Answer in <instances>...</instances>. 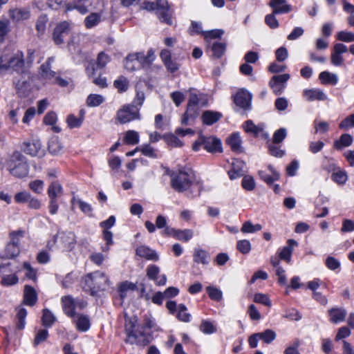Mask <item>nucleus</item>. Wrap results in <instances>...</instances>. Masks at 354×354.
Segmentation results:
<instances>
[{
    "mask_svg": "<svg viewBox=\"0 0 354 354\" xmlns=\"http://www.w3.org/2000/svg\"><path fill=\"white\" fill-rule=\"evenodd\" d=\"M171 186L178 192L187 191L189 197L199 196L201 190V185L196 179L194 171L187 167L180 169L171 174Z\"/></svg>",
    "mask_w": 354,
    "mask_h": 354,
    "instance_id": "obj_1",
    "label": "nucleus"
},
{
    "mask_svg": "<svg viewBox=\"0 0 354 354\" xmlns=\"http://www.w3.org/2000/svg\"><path fill=\"white\" fill-rule=\"evenodd\" d=\"M138 317L125 316V330L127 338V342L131 344L147 345L150 342V335L142 330L143 327L152 328L154 326L153 321L149 317H145L144 326L138 327Z\"/></svg>",
    "mask_w": 354,
    "mask_h": 354,
    "instance_id": "obj_2",
    "label": "nucleus"
},
{
    "mask_svg": "<svg viewBox=\"0 0 354 354\" xmlns=\"http://www.w3.org/2000/svg\"><path fill=\"white\" fill-rule=\"evenodd\" d=\"M24 53L17 50L12 54H4L0 56V75L6 74L10 69L18 74L26 72Z\"/></svg>",
    "mask_w": 354,
    "mask_h": 354,
    "instance_id": "obj_3",
    "label": "nucleus"
},
{
    "mask_svg": "<svg viewBox=\"0 0 354 354\" xmlns=\"http://www.w3.org/2000/svg\"><path fill=\"white\" fill-rule=\"evenodd\" d=\"M84 289L93 296L107 290L110 286L108 277L102 272L96 271L86 274L84 277Z\"/></svg>",
    "mask_w": 354,
    "mask_h": 354,
    "instance_id": "obj_4",
    "label": "nucleus"
},
{
    "mask_svg": "<svg viewBox=\"0 0 354 354\" xmlns=\"http://www.w3.org/2000/svg\"><path fill=\"white\" fill-rule=\"evenodd\" d=\"M7 170L16 178H21L28 176L29 166L26 157L19 151H14L6 162Z\"/></svg>",
    "mask_w": 354,
    "mask_h": 354,
    "instance_id": "obj_5",
    "label": "nucleus"
},
{
    "mask_svg": "<svg viewBox=\"0 0 354 354\" xmlns=\"http://www.w3.org/2000/svg\"><path fill=\"white\" fill-rule=\"evenodd\" d=\"M142 8L148 11H156V14L161 22L172 25L171 18L172 11L167 0H156V2L145 1L143 3Z\"/></svg>",
    "mask_w": 354,
    "mask_h": 354,
    "instance_id": "obj_6",
    "label": "nucleus"
},
{
    "mask_svg": "<svg viewBox=\"0 0 354 354\" xmlns=\"http://www.w3.org/2000/svg\"><path fill=\"white\" fill-rule=\"evenodd\" d=\"M117 120L121 124H125L140 119L139 108L134 105H124L117 111Z\"/></svg>",
    "mask_w": 354,
    "mask_h": 354,
    "instance_id": "obj_7",
    "label": "nucleus"
},
{
    "mask_svg": "<svg viewBox=\"0 0 354 354\" xmlns=\"http://www.w3.org/2000/svg\"><path fill=\"white\" fill-rule=\"evenodd\" d=\"M21 149L31 156L41 158L45 155V150L42 148L41 142L37 139L24 142Z\"/></svg>",
    "mask_w": 354,
    "mask_h": 354,
    "instance_id": "obj_8",
    "label": "nucleus"
},
{
    "mask_svg": "<svg viewBox=\"0 0 354 354\" xmlns=\"http://www.w3.org/2000/svg\"><path fill=\"white\" fill-rule=\"evenodd\" d=\"M54 243H57L59 245L66 250H71L75 245V236L71 232H59L54 236Z\"/></svg>",
    "mask_w": 354,
    "mask_h": 354,
    "instance_id": "obj_9",
    "label": "nucleus"
},
{
    "mask_svg": "<svg viewBox=\"0 0 354 354\" xmlns=\"http://www.w3.org/2000/svg\"><path fill=\"white\" fill-rule=\"evenodd\" d=\"M290 78L289 74H282L274 75L270 80L269 85L272 88L275 95H281L284 88H286V84Z\"/></svg>",
    "mask_w": 354,
    "mask_h": 354,
    "instance_id": "obj_10",
    "label": "nucleus"
},
{
    "mask_svg": "<svg viewBox=\"0 0 354 354\" xmlns=\"http://www.w3.org/2000/svg\"><path fill=\"white\" fill-rule=\"evenodd\" d=\"M20 77H15L13 79V84L20 95L25 96L30 90L29 77L27 72L19 74Z\"/></svg>",
    "mask_w": 354,
    "mask_h": 354,
    "instance_id": "obj_11",
    "label": "nucleus"
},
{
    "mask_svg": "<svg viewBox=\"0 0 354 354\" xmlns=\"http://www.w3.org/2000/svg\"><path fill=\"white\" fill-rule=\"evenodd\" d=\"M347 51L348 48L344 44L342 43L335 44L333 46L330 55L332 64L336 66H342L344 63V58L342 56V54L346 53Z\"/></svg>",
    "mask_w": 354,
    "mask_h": 354,
    "instance_id": "obj_12",
    "label": "nucleus"
},
{
    "mask_svg": "<svg viewBox=\"0 0 354 354\" xmlns=\"http://www.w3.org/2000/svg\"><path fill=\"white\" fill-rule=\"evenodd\" d=\"M252 95L245 89L239 90L234 97V102L237 106L243 109L250 107Z\"/></svg>",
    "mask_w": 354,
    "mask_h": 354,
    "instance_id": "obj_13",
    "label": "nucleus"
},
{
    "mask_svg": "<svg viewBox=\"0 0 354 354\" xmlns=\"http://www.w3.org/2000/svg\"><path fill=\"white\" fill-rule=\"evenodd\" d=\"M70 31V25L67 21H62L58 24L53 32V39L57 44H62L64 37L68 35Z\"/></svg>",
    "mask_w": 354,
    "mask_h": 354,
    "instance_id": "obj_14",
    "label": "nucleus"
},
{
    "mask_svg": "<svg viewBox=\"0 0 354 354\" xmlns=\"http://www.w3.org/2000/svg\"><path fill=\"white\" fill-rule=\"evenodd\" d=\"M160 268L155 265H150L147 268V276L149 279L155 281L158 286L165 285L167 281L165 274L158 276Z\"/></svg>",
    "mask_w": 354,
    "mask_h": 354,
    "instance_id": "obj_15",
    "label": "nucleus"
},
{
    "mask_svg": "<svg viewBox=\"0 0 354 354\" xmlns=\"http://www.w3.org/2000/svg\"><path fill=\"white\" fill-rule=\"evenodd\" d=\"M199 115V107L187 104L186 111L183 115L181 123L183 125H192Z\"/></svg>",
    "mask_w": 354,
    "mask_h": 354,
    "instance_id": "obj_16",
    "label": "nucleus"
},
{
    "mask_svg": "<svg viewBox=\"0 0 354 354\" xmlns=\"http://www.w3.org/2000/svg\"><path fill=\"white\" fill-rule=\"evenodd\" d=\"M303 96L308 101H326L328 100L325 93L318 88L305 89L303 91Z\"/></svg>",
    "mask_w": 354,
    "mask_h": 354,
    "instance_id": "obj_17",
    "label": "nucleus"
},
{
    "mask_svg": "<svg viewBox=\"0 0 354 354\" xmlns=\"http://www.w3.org/2000/svg\"><path fill=\"white\" fill-rule=\"evenodd\" d=\"M203 147L211 153L221 152L222 151L221 140L214 137H205Z\"/></svg>",
    "mask_w": 354,
    "mask_h": 354,
    "instance_id": "obj_18",
    "label": "nucleus"
},
{
    "mask_svg": "<svg viewBox=\"0 0 354 354\" xmlns=\"http://www.w3.org/2000/svg\"><path fill=\"white\" fill-rule=\"evenodd\" d=\"M54 59L53 57H48L46 62L41 65L39 74L43 79L51 80L55 77L56 73L51 70V64Z\"/></svg>",
    "mask_w": 354,
    "mask_h": 354,
    "instance_id": "obj_19",
    "label": "nucleus"
},
{
    "mask_svg": "<svg viewBox=\"0 0 354 354\" xmlns=\"http://www.w3.org/2000/svg\"><path fill=\"white\" fill-rule=\"evenodd\" d=\"M268 5L272 8L273 14L287 13L291 10L290 6L286 3V0H270Z\"/></svg>",
    "mask_w": 354,
    "mask_h": 354,
    "instance_id": "obj_20",
    "label": "nucleus"
},
{
    "mask_svg": "<svg viewBox=\"0 0 354 354\" xmlns=\"http://www.w3.org/2000/svg\"><path fill=\"white\" fill-rule=\"evenodd\" d=\"M297 245L298 243L295 240L288 239L287 241V245L284 246L279 254V258L285 260L287 263H290L293 249Z\"/></svg>",
    "mask_w": 354,
    "mask_h": 354,
    "instance_id": "obj_21",
    "label": "nucleus"
},
{
    "mask_svg": "<svg viewBox=\"0 0 354 354\" xmlns=\"http://www.w3.org/2000/svg\"><path fill=\"white\" fill-rule=\"evenodd\" d=\"M37 300V294L35 288L29 285H26L24 290V304L32 306Z\"/></svg>",
    "mask_w": 354,
    "mask_h": 354,
    "instance_id": "obj_22",
    "label": "nucleus"
},
{
    "mask_svg": "<svg viewBox=\"0 0 354 354\" xmlns=\"http://www.w3.org/2000/svg\"><path fill=\"white\" fill-rule=\"evenodd\" d=\"M63 187L57 180H53L49 185L47 194L49 199H58L63 195Z\"/></svg>",
    "mask_w": 354,
    "mask_h": 354,
    "instance_id": "obj_23",
    "label": "nucleus"
},
{
    "mask_svg": "<svg viewBox=\"0 0 354 354\" xmlns=\"http://www.w3.org/2000/svg\"><path fill=\"white\" fill-rule=\"evenodd\" d=\"M62 302L64 313L70 317H75V299L71 296H64L62 298Z\"/></svg>",
    "mask_w": 354,
    "mask_h": 354,
    "instance_id": "obj_24",
    "label": "nucleus"
},
{
    "mask_svg": "<svg viewBox=\"0 0 354 354\" xmlns=\"http://www.w3.org/2000/svg\"><path fill=\"white\" fill-rule=\"evenodd\" d=\"M136 254L142 258L146 259L147 260L154 261L158 260V255L157 253L154 250L145 245H141L137 248Z\"/></svg>",
    "mask_w": 354,
    "mask_h": 354,
    "instance_id": "obj_25",
    "label": "nucleus"
},
{
    "mask_svg": "<svg viewBox=\"0 0 354 354\" xmlns=\"http://www.w3.org/2000/svg\"><path fill=\"white\" fill-rule=\"evenodd\" d=\"M331 322L337 324L344 321L346 316V310L342 308H333L328 311Z\"/></svg>",
    "mask_w": 354,
    "mask_h": 354,
    "instance_id": "obj_26",
    "label": "nucleus"
},
{
    "mask_svg": "<svg viewBox=\"0 0 354 354\" xmlns=\"http://www.w3.org/2000/svg\"><path fill=\"white\" fill-rule=\"evenodd\" d=\"M268 168L272 173V175L268 174L263 171H259V175L261 179H262L268 185H272L274 181L279 179L280 175L277 171L274 170L272 166L269 165Z\"/></svg>",
    "mask_w": 354,
    "mask_h": 354,
    "instance_id": "obj_27",
    "label": "nucleus"
},
{
    "mask_svg": "<svg viewBox=\"0 0 354 354\" xmlns=\"http://www.w3.org/2000/svg\"><path fill=\"white\" fill-rule=\"evenodd\" d=\"M222 117V114L217 111H205L202 114V120L204 124L212 125L218 121Z\"/></svg>",
    "mask_w": 354,
    "mask_h": 354,
    "instance_id": "obj_28",
    "label": "nucleus"
},
{
    "mask_svg": "<svg viewBox=\"0 0 354 354\" xmlns=\"http://www.w3.org/2000/svg\"><path fill=\"white\" fill-rule=\"evenodd\" d=\"M245 163L240 160H236L232 164V169L229 171L228 174L230 179L237 178L244 174Z\"/></svg>",
    "mask_w": 354,
    "mask_h": 354,
    "instance_id": "obj_29",
    "label": "nucleus"
},
{
    "mask_svg": "<svg viewBox=\"0 0 354 354\" xmlns=\"http://www.w3.org/2000/svg\"><path fill=\"white\" fill-rule=\"evenodd\" d=\"M10 17L15 21H20L28 19L30 12L24 8H15L10 10Z\"/></svg>",
    "mask_w": 354,
    "mask_h": 354,
    "instance_id": "obj_30",
    "label": "nucleus"
},
{
    "mask_svg": "<svg viewBox=\"0 0 354 354\" xmlns=\"http://www.w3.org/2000/svg\"><path fill=\"white\" fill-rule=\"evenodd\" d=\"M319 79L323 84L335 85L338 82L337 75L328 71H323L319 73Z\"/></svg>",
    "mask_w": 354,
    "mask_h": 354,
    "instance_id": "obj_31",
    "label": "nucleus"
},
{
    "mask_svg": "<svg viewBox=\"0 0 354 354\" xmlns=\"http://www.w3.org/2000/svg\"><path fill=\"white\" fill-rule=\"evenodd\" d=\"M136 288V284L129 281H124L119 285L118 292L121 299H124L128 295L129 292H132Z\"/></svg>",
    "mask_w": 354,
    "mask_h": 354,
    "instance_id": "obj_32",
    "label": "nucleus"
},
{
    "mask_svg": "<svg viewBox=\"0 0 354 354\" xmlns=\"http://www.w3.org/2000/svg\"><path fill=\"white\" fill-rule=\"evenodd\" d=\"M63 149V145L57 136L52 137L48 142V151L50 153L59 154Z\"/></svg>",
    "mask_w": 354,
    "mask_h": 354,
    "instance_id": "obj_33",
    "label": "nucleus"
},
{
    "mask_svg": "<svg viewBox=\"0 0 354 354\" xmlns=\"http://www.w3.org/2000/svg\"><path fill=\"white\" fill-rule=\"evenodd\" d=\"M227 144L234 151H241V140L237 133H232L227 140Z\"/></svg>",
    "mask_w": 354,
    "mask_h": 354,
    "instance_id": "obj_34",
    "label": "nucleus"
},
{
    "mask_svg": "<svg viewBox=\"0 0 354 354\" xmlns=\"http://www.w3.org/2000/svg\"><path fill=\"white\" fill-rule=\"evenodd\" d=\"M74 322L77 329L80 331H86L90 327V320L86 315H77V319Z\"/></svg>",
    "mask_w": 354,
    "mask_h": 354,
    "instance_id": "obj_35",
    "label": "nucleus"
},
{
    "mask_svg": "<svg viewBox=\"0 0 354 354\" xmlns=\"http://www.w3.org/2000/svg\"><path fill=\"white\" fill-rule=\"evenodd\" d=\"M110 61L111 57L109 55L106 54L104 52H100L97 55L93 70L95 71L104 68Z\"/></svg>",
    "mask_w": 354,
    "mask_h": 354,
    "instance_id": "obj_36",
    "label": "nucleus"
},
{
    "mask_svg": "<svg viewBox=\"0 0 354 354\" xmlns=\"http://www.w3.org/2000/svg\"><path fill=\"white\" fill-rule=\"evenodd\" d=\"M7 259H15L20 254V246L8 242L4 249Z\"/></svg>",
    "mask_w": 354,
    "mask_h": 354,
    "instance_id": "obj_37",
    "label": "nucleus"
},
{
    "mask_svg": "<svg viewBox=\"0 0 354 354\" xmlns=\"http://www.w3.org/2000/svg\"><path fill=\"white\" fill-rule=\"evenodd\" d=\"M352 142L353 137L350 134L344 133L338 140L335 141L334 147L337 149H342L344 147H349Z\"/></svg>",
    "mask_w": 354,
    "mask_h": 354,
    "instance_id": "obj_38",
    "label": "nucleus"
},
{
    "mask_svg": "<svg viewBox=\"0 0 354 354\" xmlns=\"http://www.w3.org/2000/svg\"><path fill=\"white\" fill-rule=\"evenodd\" d=\"M194 261L197 263L207 264L209 261V255L203 250L196 249L194 253Z\"/></svg>",
    "mask_w": 354,
    "mask_h": 354,
    "instance_id": "obj_39",
    "label": "nucleus"
},
{
    "mask_svg": "<svg viewBox=\"0 0 354 354\" xmlns=\"http://www.w3.org/2000/svg\"><path fill=\"white\" fill-rule=\"evenodd\" d=\"M203 98L204 96L202 95L191 94L188 101V104L198 106L199 108L206 106L207 102L205 99Z\"/></svg>",
    "mask_w": 354,
    "mask_h": 354,
    "instance_id": "obj_40",
    "label": "nucleus"
},
{
    "mask_svg": "<svg viewBox=\"0 0 354 354\" xmlns=\"http://www.w3.org/2000/svg\"><path fill=\"white\" fill-rule=\"evenodd\" d=\"M29 189L37 194H42L44 188V182L41 180L37 179L29 182Z\"/></svg>",
    "mask_w": 354,
    "mask_h": 354,
    "instance_id": "obj_41",
    "label": "nucleus"
},
{
    "mask_svg": "<svg viewBox=\"0 0 354 354\" xmlns=\"http://www.w3.org/2000/svg\"><path fill=\"white\" fill-rule=\"evenodd\" d=\"M262 229V226L260 224L254 225L251 221H245L241 229L243 233H254L260 231Z\"/></svg>",
    "mask_w": 354,
    "mask_h": 354,
    "instance_id": "obj_42",
    "label": "nucleus"
},
{
    "mask_svg": "<svg viewBox=\"0 0 354 354\" xmlns=\"http://www.w3.org/2000/svg\"><path fill=\"white\" fill-rule=\"evenodd\" d=\"M25 231L22 230H17L11 231L9 233V242L14 245H19L21 239L24 236Z\"/></svg>",
    "mask_w": 354,
    "mask_h": 354,
    "instance_id": "obj_43",
    "label": "nucleus"
},
{
    "mask_svg": "<svg viewBox=\"0 0 354 354\" xmlns=\"http://www.w3.org/2000/svg\"><path fill=\"white\" fill-rule=\"evenodd\" d=\"M71 203L77 204L79 206L81 211L84 214H90L93 211V208L90 204L83 201L80 198H76L75 197H73L71 199Z\"/></svg>",
    "mask_w": 354,
    "mask_h": 354,
    "instance_id": "obj_44",
    "label": "nucleus"
},
{
    "mask_svg": "<svg viewBox=\"0 0 354 354\" xmlns=\"http://www.w3.org/2000/svg\"><path fill=\"white\" fill-rule=\"evenodd\" d=\"M124 141L128 145H136L139 142V134L133 130L127 131L124 137Z\"/></svg>",
    "mask_w": 354,
    "mask_h": 354,
    "instance_id": "obj_45",
    "label": "nucleus"
},
{
    "mask_svg": "<svg viewBox=\"0 0 354 354\" xmlns=\"http://www.w3.org/2000/svg\"><path fill=\"white\" fill-rule=\"evenodd\" d=\"M41 319L42 324L44 326L50 327L55 322L56 318L48 309H44L43 310V315Z\"/></svg>",
    "mask_w": 354,
    "mask_h": 354,
    "instance_id": "obj_46",
    "label": "nucleus"
},
{
    "mask_svg": "<svg viewBox=\"0 0 354 354\" xmlns=\"http://www.w3.org/2000/svg\"><path fill=\"white\" fill-rule=\"evenodd\" d=\"M226 45L225 43L214 42L212 46L213 56L216 58H220L225 53Z\"/></svg>",
    "mask_w": 354,
    "mask_h": 354,
    "instance_id": "obj_47",
    "label": "nucleus"
},
{
    "mask_svg": "<svg viewBox=\"0 0 354 354\" xmlns=\"http://www.w3.org/2000/svg\"><path fill=\"white\" fill-rule=\"evenodd\" d=\"M136 57L137 55L131 54L126 57L124 61V67L126 69L133 71L140 68L138 64L136 63Z\"/></svg>",
    "mask_w": 354,
    "mask_h": 354,
    "instance_id": "obj_48",
    "label": "nucleus"
},
{
    "mask_svg": "<svg viewBox=\"0 0 354 354\" xmlns=\"http://www.w3.org/2000/svg\"><path fill=\"white\" fill-rule=\"evenodd\" d=\"M257 335H259L260 339H262L266 344H270L276 337L275 332L270 329H267L262 333H257Z\"/></svg>",
    "mask_w": 354,
    "mask_h": 354,
    "instance_id": "obj_49",
    "label": "nucleus"
},
{
    "mask_svg": "<svg viewBox=\"0 0 354 354\" xmlns=\"http://www.w3.org/2000/svg\"><path fill=\"white\" fill-rule=\"evenodd\" d=\"M104 97L100 95L91 94L88 96L86 104L88 106H97L104 102Z\"/></svg>",
    "mask_w": 354,
    "mask_h": 354,
    "instance_id": "obj_50",
    "label": "nucleus"
},
{
    "mask_svg": "<svg viewBox=\"0 0 354 354\" xmlns=\"http://www.w3.org/2000/svg\"><path fill=\"white\" fill-rule=\"evenodd\" d=\"M193 236V232L192 230H177L176 231V236H175V238H176L177 239L180 240V241H188L189 240H190Z\"/></svg>",
    "mask_w": 354,
    "mask_h": 354,
    "instance_id": "obj_51",
    "label": "nucleus"
},
{
    "mask_svg": "<svg viewBox=\"0 0 354 354\" xmlns=\"http://www.w3.org/2000/svg\"><path fill=\"white\" fill-rule=\"evenodd\" d=\"M100 21V15L97 13H92L85 19V25L86 28H91L96 26Z\"/></svg>",
    "mask_w": 354,
    "mask_h": 354,
    "instance_id": "obj_52",
    "label": "nucleus"
},
{
    "mask_svg": "<svg viewBox=\"0 0 354 354\" xmlns=\"http://www.w3.org/2000/svg\"><path fill=\"white\" fill-rule=\"evenodd\" d=\"M136 150H139V151L142 152L143 155L148 156L149 158H157V155L155 152V150L149 145H143L140 147H136Z\"/></svg>",
    "mask_w": 354,
    "mask_h": 354,
    "instance_id": "obj_53",
    "label": "nucleus"
},
{
    "mask_svg": "<svg viewBox=\"0 0 354 354\" xmlns=\"http://www.w3.org/2000/svg\"><path fill=\"white\" fill-rule=\"evenodd\" d=\"M31 194L28 191H22L15 194L14 200L17 203H26L28 202Z\"/></svg>",
    "mask_w": 354,
    "mask_h": 354,
    "instance_id": "obj_54",
    "label": "nucleus"
},
{
    "mask_svg": "<svg viewBox=\"0 0 354 354\" xmlns=\"http://www.w3.org/2000/svg\"><path fill=\"white\" fill-rule=\"evenodd\" d=\"M113 84L114 86L118 90V91L122 93L127 90L129 82L126 77L122 76L118 80H115Z\"/></svg>",
    "mask_w": 354,
    "mask_h": 354,
    "instance_id": "obj_55",
    "label": "nucleus"
},
{
    "mask_svg": "<svg viewBox=\"0 0 354 354\" xmlns=\"http://www.w3.org/2000/svg\"><path fill=\"white\" fill-rule=\"evenodd\" d=\"M236 248L240 252L245 254L251 250V244L248 240H241L237 242Z\"/></svg>",
    "mask_w": 354,
    "mask_h": 354,
    "instance_id": "obj_56",
    "label": "nucleus"
},
{
    "mask_svg": "<svg viewBox=\"0 0 354 354\" xmlns=\"http://www.w3.org/2000/svg\"><path fill=\"white\" fill-rule=\"evenodd\" d=\"M19 278L16 274L4 275L1 281V283L5 286L15 285L18 283Z\"/></svg>",
    "mask_w": 354,
    "mask_h": 354,
    "instance_id": "obj_57",
    "label": "nucleus"
},
{
    "mask_svg": "<svg viewBox=\"0 0 354 354\" xmlns=\"http://www.w3.org/2000/svg\"><path fill=\"white\" fill-rule=\"evenodd\" d=\"M83 116L77 118L74 115H69L67 118V124L71 129L80 127L82 123Z\"/></svg>",
    "mask_w": 354,
    "mask_h": 354,
    "instance_id": "obj_58",
    "label": "nucleus"
},
{
    "mask_svg": "<svg viewBox=\"0 0 354 354\" xmlns=\"http://www.w3.org/2000/svg\"><path fill=\"white\" fill-rule=\"evenodd\" d=\"M337 39L344 42L354 41V33L347 31H340L337 34Z\"/></svg>",
    "mask_w": 354,
    "mask_h": 354,
    "instance_id": "obj_59",
    "label": "nucleus"
},
{
    "mask_svg": "<svg viewBox=\"0 0 354 354\" xmlns=\"http://www.w3.org/2000/svg\"><path fill=\"white\" fill-rule=\"evenodd\" d=\"M27 315V311L24 308H20L18 310L17 317L18 319L17 328L20 330L23 329L25 326V318Z\"/></svg>",
    "mask_w": 354,
    "mask_h": 354,
    "instance_id": "obj_60",
    "label": "nucleus"
},
{
    "mask_svg": "<svg viewBox=\"0 0 354 354\" xmlns=\"http://www.w3.org/2000/svg\"><path fill=\"white\" fill-rule=\"evenodd\" d=\"M254 301L256 303L263 304L268 307L271 306V301L267 295L262 293H257L254 296Z\"/></svg>",
    "mask_w": 354,
    "mask_h": 354,
    "instance_id": "obj_61",
    "label": "nucleus"
},
{
    "mask_svg": "<svg viewBox=\"0 0 354 354\" xmlns=\"http://www.w3.org/2000/svg\"><path fill=\"white\" fill-rule=\"evenodd\" d=\"M187 308L184 304H180L178 306V313L177 315V317L179 320L185 322H187L189 321L190 315L187 313Z\"/></svg>",
    "mask_w": 354,
    "mask_h": 354,
    "instance_id": "obj_62",
    "label": "nucleus"
},
{
    "mask_svg": "<svg viewBox=\"0 0 354 354\" xmlns=\"http://www.w3.org/2000/svg\"><path fill=\"white\" fill-rule=\"evenodd\" d=\"M332 179L338 184H344L347 180V176L344 171L338 170L334 171Z\"/></svg>",
    "mask_w": 354,
    "mask_h": 354,
    "instance_id": "obj_63",
    "label": "nucleus"
},
{
    "mask_svg": "<svg viewBox=\"0 0 354 354\" xmlns=\"http://www.w3.org/2000/svg\"><path fill=\"white\" fill-rule=\"evenodd\" d=\"M341 129H348L354 127V113L344 118L339 125Z\"/></svg>",
    "mask_w": 354,
    "mask_h": 354,
    "instance_id": "obj_64",
    "label": "nucleus"
}]
</instances>
